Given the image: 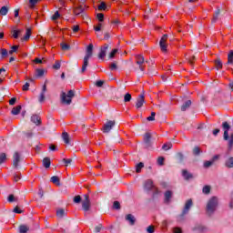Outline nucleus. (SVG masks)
I'll return each instance as SVG.
<instances>
[{
	"instance_id": "2eb2a0df",
	"label": "nucleus",
	"mask_w": 233,
	"mask_h": 233,
	"mask_svg": "<svg viewBox=\"0 0 233 233\" xmlns=\"http://www.w3.org/2000/svg\"><path fill=\"white\" fill-rule=\"evenodd\" d=\"M172 196H174V193L171 190H167L164 194L165 203H170V199H172Z\"/></svg>"
},
{
	"instance_id": "c85d7f7f",
	"label": "nucleus",
	"mask_w": 233,
	"mask_h": 233,
	"mask_svg": "<svg viewBox=\"0 0 233 233\" xmlns=\"http://www.w3.org/2000/svg\"><path fill=\"white\" fill-rule=\"evenodd\" d=\"M43 0H29V8L34 9L37 3H41Z\"/></svg>"
},
{
	"instance_id": "ea45409f",
	"label": "nucleus",
	"mask_w": 233,
	"mask_h": 233,
	"mask_svg": "<svg viewBox=\"0 0 233 233\" xmlns=\"http://www.w3.org/2000/svg\"><path fill=\"white\" fill-rule=\"evenodd\" d=\"M56 216H57V218H63V216H65V209H63V208L57 209Z\"/></svg>"
},
{
	"instance_id": "5fc2aeb1",
	"label": "nucleus",
	"mask_w": 233,
	"mask_h": 233,
	"mask_svg": "<svg viewBox=\"0 0 233 233\" xmlns=\"http://www.w3.org/2000/svg\"><path fill=\"white\" fill-rule=\"evenodd\" d=\"M63 163L65 164V167H68V165L72 163V158H63Z\"/></svg>"
},
{
	"instance_id": "0e129e2a",
	"label": "nucleus",
	"mask_w": 233,
	"mask_h": 233,
	"mask_svg": "<svg viewBox=\"0 0 233 233\" xmlns=\"http://www.w3.org/2000/svg\"><path fill=\"white\" fill-rule=\"evenodd\" d=\"M62 50H70V46L68 44H61Z\"/></svg>"
},
{
	"instance_id": "de8ad7c7",
	"label": "nucleus",
	"mask_w": 233,
	"mask_h": 233,
	"mask_svg": "<svg viewBox=\"0 0 233 233\" xmlns=\"http://www.w3.org/2000/svg\"><path fill=\"white\" fill-rule=\"evenodd\" d=\"M157 165H159V167H163V165H165V157H158V158H157Z\"/></svg>"
},
{
	"instance_id": "bf43d9fd",
	"label": "nucleus",
	"mask_w": 233,
	"mask_h": 233,
	"mask_svg": "<svg viewBox=\"0 0 233 233\" xmlns=\"http://www.w3.org/2000/svg\"><path fill=\"white\" fill-rule=\"evenodd\" d=\"M151 190L153 191L154 196H157V194H159V189L156 186H153V188Z\"/></svg>"
},
{
	"instance_id": "f8f14e48",
	"label": "nucleus",
	"mask_w": 233,
	"mask_h": 233,
	"mask_svg": "<svg viewBox=\"0 0 233 233\" xmlns=\"http://www.w3.org/2000/svg\"><path fill=\"white\" fill-rule=\"evenodd\" d=\"M192 205H193L192 198H189L188 200H187L184 209L182 211V216H186L188 210H190V208L192 207Z\"/></svg>"
},
{
	"instance_id": "603ef678",
	"label": "nucleus",
	"mask_w": 233,
	"mask_h": 233,
	"mask_svg": "<svg viewBox=\"0 0 233 233\" xmlns=\"http://www.w3.org/2000/svg\"><path fill=\"white\" fill-rule=\"evenodd\" d=\"M116 54H117V49H113L109 54V59H114L116 57Z\"/></svg>"
},
{
	"instance_id": "4468645a",
	"label": "nucleus",
	"mask_w": 233,
	"mask_h": 233,
	"mask_svg": "<svg viewBox=\"0 0 233 233\" xmlns=\"http://www.w3.org/2000/svg\"><path fill=\"white\" fill-rule=\"evenodd\" d=\"M182 176L184 179H186V181H188L194 178V175H192V173L188 172V170L187 169L182 170Z\"/></svg>"
},
{
	"instance_id": "dca6fc26",
	"label": "nucleus",
	"mask_w": 233,
	"mask_h": 233,
	"mask_svg": "<svg viewBox=\"0 0 233 233\" xmlns=\"http://www.w3.org/2000/svg\"><path fill=\"white\" fill-rule=\"evenodd\" d=\"M153 187H154V181H152V179L146 180L144 184V188L146 190H152Z\"/></svg>"
},
{
	"instance_id": "0eeeda50",
	"label": "nucleus",
	"mask_w": 233,
	"mask_h": 233,
	"mask_svg": "<svg viewBox=\"0 0 233 233\" xmlns=\"http://www.w3.org/2000/svg\"><path fill=\"white\" fill-rule=\"evenodd\" d=\"M109 47H110V46L108 44H104L100 47V52L98 54V58L99 59H101L102 61H105V57H106V52H107Z\"/></svg>"
},
{
	"instance_id": "7c9ffc66",
	"label": "nucleus",
	"mask_w": 233,
	"mask_h": 233,
	"mask_svg": "<svg viewBox=\"0 0 233 233\" xmlns=\"http://www.w3.org/2000/svg\"><path fill=\"white\" fill-rule=\"evenodd\" d=\"M142 168H145V164L143 162L137 164V166H136L137 174H139L141 172Z\"/></svg>"
},
{
	"instance_id": "f3484780",
	"label": "nucleus",
	"mask_w": 233,
	"mask_h": 233,
	"mask_svg": "<svg viewBox=\"0 0 233 233\" xmlns=\"http://www.w3.org/2000/svg\"><path fill=\"white\" fill-rule=\"evenodd\" d=\"M31 121L33 123H35V125H36L37 127H39V125H41V116H37V115H33L31 116Z\"/></svg>"
},
{
	"instance_id": "864d4df0",
	"label": "nucleus",
	"mask_w": 233,
	"mask_h": 233,
	"mask_svg": "<svg viewBox=\"0 0 233 233\" xmlns=\"http://www.w3.org/2000/svg\"><path fill=\"white\" fill-rule=\"evenodd\" d=\"M212 165H214V161L212 160H208L204 163L205 168H208L209 167H212Z\"/></svg>"
},
{
	"instance_id": "393cba45",
	"label": "nucleus",
	"mask_w": 233,
	"mask_h": 233,
	"mask_svg": "<svg viewBox=\"0 0 233 233\" xmlns=\"http://www.w3.org/2000/svg\"><path fill=\"white\" fill-rule=\"evenodd\" d=\"M51 182H53L54 185H56V187H59V185H61V180L59 179V177H57V176L52 177Z\"/></svg>"
},
{
	"instance_id": "20e7f679",
	"label": "nucleus",
	"mask_w": 233,
	"mask_h": 233,
	"mask_svg": "<svg viewBox=\"0 0 233 233\" xmlns=\"http://www.w3.org/2000/svg\"><path fill=\"white\" fill-rule=\"evenodd\" d=\"M135 62L138 66L139 70H141V72H145V68H147L145 64L148 63V61H145V56H143V55H136Z\"/></svg>"
},
{
	"instance_id": "7ed1b4c3",
	"label": "nucleus",
	"mask_w": 233,
	"mask_h": 233,
	"mask_svg": "<svg viewBox=\"0 0 233 233\" xmlns=\"http://www.w3.org/2000/svg\"><path fill=\"white\" fill-rule=\"evenodd\" d=\"M76 96V92L74 90H69L66 93L62 92L61 94V102L63 105H71L72 104V98Z\"/></svg>"
},
{
	"instance_id": "f03ea898",
	"label": "nucleus",
	"mask_w": 233,
	"mask_h": 233,
	"mask_svg": "<svg viewBox=\"0 0 233 233\" xmlns=\"http://www.w3.org/2000/svg\"><path fill=\"white\" fill-rule=\"evenodd\" d=\"M218 197H212L208 201V204L206 206V214H208V216H212V214L216 212L218 208Z\"/></svg>"
},
{
	"instance_id": "423d86ee",
	"label": "nucleus",
	"mask_w": 233,
	"mask_h": 233,
	"mask_svg": "<svg viewBox=\"0 0 233 233\" xmlns=\"http://www.w3.org/2000/svg\"><path fill=\"white\" fill-rule=\"evenodd\" d=\"M91 202H90V196L88 194H86L84 196V200L82 201V208L85 210V212H88L90 210L91 207Z\"/></svg>"
},
{
	"instance_id": "6e6d98bb",
	"label": "nucleus",
	"mask_w": 233,
	"mask_h": 233,
	"mask_svg": "<svg viewBox=\"0 0 233 233\" xmlns=\"http://www.w3.org/2000/svg\"><path fill=\"white\" fill-rule=\"evenodd\" d=\"M21 179V173H16V174H15V176H14V181L15 182V183H17V181H19Z\"/></svg>"
},
{
	"instance_id": "a878e982",
	"label": "nucleus",
	"mask_w": 233,
	"mask_h": 233,
	"mask_svg": "<svg viewBox=\"0 0 233 233\" xmlns=\"http://www.w3.org/2000/svg\"><path fill=\"white\" fill-rule=\"evenodd\" d=\"M150 139H152V134L150 133H146L144 135V142L147 144V145H150Z\"/></svg>"
},
{
	"instance_id": "79ce46f5",
	"label": "nucleus",
	"mask_w": 233,
	"mask_h": 233,
	"mask_svg": "<svg viewBox=\"0 0 233 233\" xmlns=\"http://www.w3.org/2000/svg\"><path fill=\"white\" fill-rule=\"evenodd\" d=\"M210 189H211L210 186H205L202 189V192L203 194L208 195L210 194Z\"/></svg>"
},
{
	"instance_id": "c9c22d12",
	"label": "nucleus",
	"mask_w": 233,
	"mask_h": 233,
	"mask_svg": "<svg viewBox=\"0 0 233 233\" xmlns=\"http://www.w3.org/2000/svg\"><path fill=\"white\" fill-rule=\"evenodd\" d=\"M124 101L125 103H130V101H132V95L127 93L124 96Z\"/></svg>"
},
{
	"instance_id": "e2e57ef3",
	"label": "nucleus",
	"mask_w": 233,
	"mask_h": 233,
	"mask_svg": "<svg viewBox=\"0 0 233 233\" xmlns=\"http://www.w3.org/2000/svg\"><path fill=\"white\" fill-rule=\"evenodd\" d=\"M74 203H81V196L77 195L73 199Z\"/></svg>"
},
{
	"instance_id": "052dcab7",
	"label": "nucleus",
	"mask_w": 233,
	"mask_h": 233,
	"mask_svg": "<svg viewBox=\"0 0 233 233\" xmlns=\"http://www.w3.org/2000/svg\"><path fill=\"white\" fill-rule=\"evenodd\" d=\"M194 61H196V56H192L188 58V63L191 65V66H194Z\"/></svg>"
},
{
	"instance_id": "bb28decb",
	"label": "nucleus",
	"mask_w": 233,
	"mask_h": 233,
	"mask_svg": "<svg viewBox=\"0 0 233 233\" xmlns=\"http://www.w3.org/2000/svg\"><path fill=\"white\" fill-rule=\"evenodd\" d=\"M227 168H233V157H230L225 163Z\"/></svg>"
},
{
	"instance_id": "37998d69",
	"label": "nucleus",
	"mask_w": 233,
	"mask_h": 233,
	"mask_svg": "<svg viewBox=\"0 0 233 233\" xmlns=\"http://www.w3.org/2000/svg\"><path fill=\"white\" fill-rule=\"evenodd\" d=\"M61 17V15L59 14V11H56L51 17L52 21H56Z\"/></svg>"
},
{
	"instance_id": "ddd939ff",
	"label": "nucleus",
	"mask_w": 233,
	"mask_h": 233,
	"mask_svg": "<svg viewBox=\"0 0 233 233\" xmlns=\"http://www.w3.org/2000/svg\"><path fill=\"white\" fill-rule=\"evenodd\" d=\"M83 12H85V5H77L73 9L75 15H80V14H83Z\"/></svg>"
},
{
	"instance_id": "49530a36",
	"label": "nucleus",
	"mask_w": 233,
	"mask_h": 233,
	"mask_svg": "<svg viewBox=\"0 0 233 233\" xmlns=\"http://www.w3.org/2000/svg\"><path fill=\"white\" fill-rule=\"evenodd\" d=\"M96 17L100 23H103L105 21V15L103 13H98L96 15Z\"/></svg>"
},
{
	"instance_id": "a18cd8bd",
	"label": "nucleus",
	"mask_w": 233,
	"mask_h": 233,
	"mask_svg": "<svg viewBox=\"0 0 233 233\" xmlns=\"http://www.w3.org/2000/svg\"><path fill=\"white\" fill-rule=\"evenodd\" d=\"M54 70H59L61 68V62L59 60H56L55 62V65H53Z\"/></svg>"
},
{
	"instance_id": "4d7b16f0",
	"label": "nucleus",
	"mask_w": 233,
	"mask_h": 233,
	"mask_svg": "<svg viewBox=\"0 0 233 233\" xmlns=\"http://www.w3.org/2000/svg\"><path fill=\"white\" fill-rule=\"evenodd\" d=\"M147 119L148 121H155L156 120V112H152L150 116H147Z\"/></svg>"
},
{
	"instance_id": "09e8293b",
	"label": "nucleus",
	"mask_w": 233,
	"mask_h": 233,
	"mask_svg": "<svg viewBox=\"0 0 233 233\" xmlns=\"http://www.w3.org/2000/svg\"><path fill=\"white\" fill-rule=\"evenodd\" d=\"M101 28H103V24L98 23L96 25H94L95 32H101Z\"/></svg>"
},
{
	"instance_id": "6e6552de",
	"label": "nucleus",
	"mask_w": 233,
	"mask_h": 233,
	"mask_svg": "<svg viewBox=\"0 0 233 233\" xmlns=\"http://www.w3.org/2000/svg\"><path fill=\"white\" fill-rule=\"evenodd\" d=\"M115 126L116 121L109 120L104 125V127H102V131L104 132V134H108V132H110Z\"/></svg>"
},
{
	"instance_id": "338daca9",
	"label": "nucleus",
	"mask_w": 233,
	"mask_h": 233,
	"mask_svg": "<svg viewBox=\"0 0 233 233\" xmlns=\"http://www.w3.org/2000/svg\"><path fill=\"white\" fill-rule=\"evenodd\" d=\"M103 85H105V81L103 80H98L96 82V86L101 87Z\"/></svg>"
},
{
	"instance_id": "cd10ccee",
	"label": "nucleus",
	"mask_w": 233,
	"mask_h": 233,
	"mask_svg": "<svg viewBox=\"0 0 233 233\" xmlns=\"http://www.w3.org/2000/svg\"><path fill=\"white\" fill-rule=\"evenodd\" d=\"M28 230H30V228H28V226H26V225L19 226V233H26V232H28Z\"/></svg>"
},
{
	"instance_id": "b1692460",
	"label": "nucleus",
	"mask_w": 233,
	"mask_h": 233,
	"mask_svg": "<svg viewBox=\"0 0 233 233\" xmlns=\"http://www.w3.org/2000/svg\"><path fill=\"white\" fill-rule=\"evenodd\" d=\"M30 35H32V29L27 28V29H26L25 35L21 38L22 41H28V39H30Z\"/></svg>"
},
{
	"instance_id": "8fccbe9b",
	"label": "nucleus",
	"mask_w": 233,
	"mask_h": 233,
	"mask_svg": "<svg viewBox=\"0 0 233 233\" xmlns=\"http://www.w3.org/2000/svg\"><path fill=\"white\" fill-rule=\"evenodd\" d=\"M233 147V133L230 135V138L228 140V150H232Z\"/></svg>"
},
{
	"instance_id": "13d9d810",
	"label": "nucleus",
	"mask_w": 233,
	"mask_h": 233,
	"mask_svg": "<svg viewBox=\"0 0 233 233\" xmlns=\"http://www.w3.org/2000/svg\"><path fill=\"white\" fill-rule=\"evenodd\" d=\"M155 231H156V228H154L153 225L147 227V232H148V233H154Z\"/></svg>"
},
{
	"instance_id": "72a5a7b5",
	"label": "nucleus",
	"mask_w": 233,
	"mask_h": 233,
	"mask_svg": "<svg viewBox=\"0 0 233 233\" xmlns=\"http://www.w3.org/2000/svg\"><path fill=\"white\" fill-rule=\"evenodd\" d=\"M7 159L8 158L6 157V153L0 154V165H3V163H6Z\"/></svg>"
},
{
	"instance_id": "5701e85b",
	"label": "nucleus",
	"mask_w": 233,
	"mask_h": 233,
	"mask_svg": "<svg viewBox=\"0 0 233 233\" xmlns=\"http://www.w3.org/2000/svg\"><path fill=\"white\" fill-rule=\"evenodd\" d=\"M51 163L52 162L50 161V157H46L43 159V166L45 167V168H50Z\"/></svg>"
},
{
	"instance_id": "3c124183",
	"label": "nucleus",
	"mask_w": 233,
	"mask_h": 233,
	"mask_svg": "<svg viewBox=\"0 0 233 233\" xmlns=\"http://www.w3.org/2000/svg\"><path fill=\"white\" fill-rule=\"evenodd\" d=\"M98 10L100 12L103 10H106V4L105 2H101V4L98 5Z\"/></svg>"
},
{
	"instance_id": "473e14b6",
	"label": "nucleus",
	"mask_w": 233,
	"mask_h": 233,
	"mask_svg": "<svg viewBox=\"0 0 233 233\" xmlns=\"http://www.w3.org/2000/svg\"><path fill=\"white\" fill-rule=\"evenodd\" d=\"M215 66L217 70H221L223 68V63H221V60L219 59L215 60Z\"/></svg>"
},
{
	"instance_id": "69168bd1",
	"label": "nucleus",
	"mask_w": 233,
	"mask_h": 233,
	"mask_svg": "<svg viewBox=\"0 0 233 233\" xmlns=\"http://www.w3.org/2000/svg\"><path fill=\"white\" fill-rule=\"evenodd\" d=\"M1 56L6 57V56H8V51L5 48L1 49Z\"/></svg>"
},
{
	"instance_id": "a211bd4d",
	"label": "nucleus",
	"mask_w": 233,
	"mask_h": 233,
	"mask_svg": "<svg viewBox=\"0 0 233 233\" xmlns=\"http://www.w3.org/2000/svg\"><path fill=\"white\" fill-rule=\"evenodd\" d=\"M126 221H128L130 225H136V217L132 214H128L126 216Z\"/></svg>"
},
{
	"instance_id": "39448f33",
	"label": "nucleus",
	"mask_w": 233,
	"mask_h": 233,
	"mask_svg": "<svg viewBox=\"0 0 233 233\" xmlns=\"http://www.w3.org/2000/svg\"><path fill=\"white\" fill-rule=\"evenodd\" d=\"M167 41H168V35H164L160 41H159V46L161 49V52L167 53L168 48V45L167 44Z\"/></svg>"
},
{
	"instance_id": "c756f323",
	"label": "nucleus",
	"mask_w": 233,
	"mask_h": 233,
	"mask_svg": "<svg viewBox=\"0 0 233 233\" xmlns=\"http://www.w3.org/2000/svg\"><path fill=\"white\" fill-rule=\"evenodd\" d=\"M219 14H221V10L218 9L216 13L213 15V18L211 20L212 23H217L218 19L219 18Z\"/></svg>"
},
{
	"instance_id": "58836bf2",
	"label": "nucleus",
	"mask_w": 233,
	"mask_h": 233,
	"mask_svg": "<svg viewBox=\"0 0 233 233\" xmlns=\"http://www.w3.org/2000/svg\"><path fill=\"white\" fill-rule=\"evenodd\" d=\"M193 154L194 156H199V154H201V148L199 147H195L193 148Z\"/></svg>"
},
{
	"instance_id": "e433bc0d",
	"label": "nucleus",
	"mask_w": 233,
	"mask_h": 233,
	"mask_svg": "<svg viewBox=\"0 0 233 233\" xmlns=\"http://www.w3.org/2000/svg\"><path fill=\"white\" fill-rule=\"evenodd\" d=\"M8 14V7L2 6L0 9V15H6Z\"/></svg>"
},
{
	"instance_id": "680f3d73",
	"label": "nucleus",
	"mask_w": 233,
	"mask_h": 233,
	"mask_svg": "<svg viewBox=\"0 0 233 233\" xmlns=\"http://www.w3.org/2000/svg\"><path fill=\"white\" fill-rule=\"evenodd\" d=\"M28 88H30V84H29L28 82H26V83L23 86L22 89H23L24 92H26V91H28Z\"/></svg>"
},
{
	"instance_id": "9d476101",
	"label": "nucleus",
	"mask_w": 233,
	"mask_h": 233,
	"mask_svg": "<svg viewBox=\"0 0 233 233\" xmlns=\"http://www.w3.org/2000/svg\"><path fill=\"white\" fill-rule=\"evenodd\" d=\"M222 127L224 129V139L225 141H228V131L230 130V125H228V122H224L222 124Z\"/></svg>"
},
{
	"instance_id": "f257e3e1",
	"label": "nucleus",
	"mask_w": 233,
	"mask_h": 233,
	"mask_svg": "<svg viewBox=\"0 0 233 233\" xmlns=\"http://www.w3.org/2000/svg\"><path fill=\"white\" fill-rule=\"evenodd\" d=\"M94 56V45L89 44L86 49V56H84V63L81 68V74L86 72V66H88V59Z\"/></svg>"
},
{
	"instance_id": "c03bdc74",
	"label": "nucleus",
	"mask_w": 233,
	"mask_h": 233,
	"mask_svg": "<svg viewBox=\"0 0 233 233\" xmlns=\"http://www.w3.org/2000/svg\"><path fill=\"white\" fill-rule=\"evenodd\" d=\"M7 201L9 203H14V201H17V198H15L13 194H11L8 196Z\"/></svg>"
},
{
	"instance_id": "2f4dec72",
	"label": "nucleus",
	"mask_w": 233,
	"mask_h": 233,
	"mask_svg": "<svg viewBox=\"0 0 233 233\" xmlns=\"http://www.w3.org/2000/svg\"><path fill=\"white\" fill-rule=\"evenodd\" d=\"M228 65H233V50H230L228 55Z\"/></svg>"
},
{
	"instance_id": "1a4fd4ad",
	"label": "nucleus",
	"mask_w": 233,
	"mask_h": 233,
	"mask_svg": "<svg viewBox=\"0 0 233 233\" xmlns=\"http://www.w3.org/2000/svg\"><path fill=\"white\" fill-rule=\"evenodd\" d=\"M21 161V154L19 152H15L13 155V167L14 168H17L19 167V162Z\"/></svg>"
},
{
	"instance_id": "a19ab883",
	"label": "nucleus",
	"mask_w": 233,
	"mask_h": 233,
	"mask_svg": "<svg viewBox=\"0 0 233 233\" xmlns=\"http://www.w3.org/2000/svg\"><path fill=\"white\" fill-rule=\"evenodd\" d=\"M170 148H172V143H170V142L164 144L162 147V149L166 150V151L170 150Z\"/></svg>"
},
{
	"instance_id": "aec40b11",
	"label": "nucleus",
	"mask_w": 233,
	"mask_h": 233,
	"mask_svg": "<svg viewBox=\"0 0 233 233\" xmlns=\"http://www.w3.org/2000/svg\"><path fill=\"white\" fill-rule=\"evenodd\" d=\"M192 101L187 100L181 106L182 112H186V110H188V107L191 106Z\"/></svg>"
},
{
	"instance_id": "f704fd0d",
	"label": "nucleus",
	"mask_w": 233,
	"mask_h": 233,
	"mask_svg": "<svg viewBox=\"0 0 233 233\" xmlns=\"http://www.w3.org/2000/svg\"><path fill=\"white\" fill-rule=\"evenodd\" d=\"M113 209L114 210H121V204L119 203V201H114Z\"/></svg>"
},
{
	"instance_id": "774afa93",
	"label": "nucleus",
	"mask_w": 233,
	"mask_h": 233,
	"mask_svg": "<svg viewBox=\"0 0 233 233\" xmlns=\"http://www.w3.org/2000/svg\"><path fill=\"white\" fill-rule=\"evenodd\" d=\"M110 70H117V65L116 63H112L109 66Z\"/></svg>"
},
{
	"instance_id": "4c0bfd02",
	"label": "nucleus",
	"mask_w": 233,
	"mask_h": 233,
	"mask_svg": "<svg viewBox=\"0 0 233 233\" xmlns=\"http://www.w3.org/2000/svg\"><path fill=\"white\" fill-rule=\"evenodd\" d=\"M35 74H36V77H43V76H45V70L44 69H36Z\"/></svg>"
},
{
	"instance_id": "412c9836",
	"label": "nucleus",
	"mask_w": 233,
	"mask_h": 233,
	"mask_svg": "<svg viewBox=\"0 0 233 233\" xmlns=\"http://www.w3.org/2000/svg\"><path fill=\"white\" fill-rule=\"evenodd\" d=\"M21 106H16L13 107L11 113L13 114V116H19V114L21 113Z\"/></svg>"
},
{
	"instance_id": "4be33fe9",
	"label": "nucleus",
	"mask_w": 233,
	"mask_h": 233,
	"mask_svg": "<svg viewBox=\"0 0 233 233\" xmlns=\"http://www.w3.org/2000/svg\"><path fill=\"white\" fill-rule=\"evenodd\" d=\"M62 138L66 145H68L70 143V136L68 135L67 132H63L62 133Z\"/></svg>"
},
{
	"instance_id": "6ab92c4d",
	"label": "nucleus",
	"mask_w": 233,
	"mask_h": 233,
	"mask_svg": "<svg viewBox=\"0 0 233 233\" xmlns=\"http://www.w3.org/2000/svg\"><path fill=\"white\" fill-rule=\"evenodd\" d=\"M20 34H23V29H15L12 31V37L18 39Z\"/></svg>"
},
{
	"instance_id": "9b49d317",
	"label": "nucleus",
	"mask_w": 233,
	"mask_h": 233,
	"mask_svg": "<svg viewBox=\"0 0 233 233\" xmlns=\"http://www.w3.org/2000/svg\"><path fill=\"white\" fill-rule=\"evenodd\" d=\"M143 105H145V95L141 94L137 99L136 107L139 109Z\"/></svg>"
}]
</instances>
